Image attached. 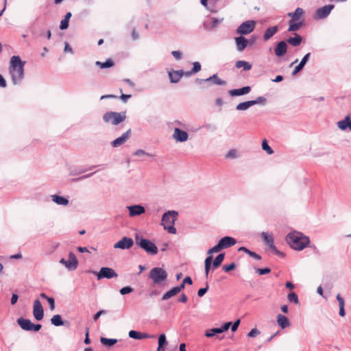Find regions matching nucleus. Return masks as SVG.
Instances as JSON below:
<instances>
[{
  "label": "nucleus",
  "mask_w": 351,
  "mask_h": 351,
  "mask_svg": "<svg viewBox=\"0 0 351 351\" xmlns=\"http://www.w3.org/2000/svg\"><path fill=\"white\" fill-rule=\"evenodd\" d=\"M235 268H236V264L234 262L231 263L229 265H223V270H224L226 272H229L230 271H232Z\"/></svg>",
  "instance_id": "obj_52"
},
{
  "label": "nucleus",
  "mask_w": 351,
  "mask_h": 351,
  "mask_svg": "<svg viewBox=\"0 0 351 351\" xmlns=\"http://www.w3.org/2000/svg\"><path fill=\"white\" fill-rule=\"evenodd\" d=\"M171 55L177 60H179L182 58V53L180 51H173Z\"/></svg>",
  "instance_id": "obj_61"
},
{
  "label": "nucleus",
  "mask_w": 351,
  "mask_h": 351,
  "mask_svg": "<svg viewBox=\"0 0 351 351\" xmlns=\"http://www.w3.org/2000/svg\"><path fill=\"white\" fill-rule=\"evenodd\" d=\"M289 24L288 32H295L298 31L303 25V22H295L293 20H290Z\"/></svg>",
  "instance_id": "obj_32"
},
{
  "label": "nucleus",
  "mask_w": 351,
  "mask_h": 351,
  "mask_svg": "<svg viewBox=\"0 0 351 351\" xmlns=\"http://www.w3.org/2000/svg\"><path fill=\"white\" fill-rule=\"evenodd\" d=\"M262 149L265 151L268 154H272L274 153V150L272 148L268 145V142L266 139H264L262 142Z\"/></svg>",
  "instance_id": "obj_43"
},
{
  "label": "nucleus",
  "mask_w": 351,
  "mask_h": 351,
  "mask_svg": "<svg viewBox=\"0 0 351 351\" xmlns=\"http://www.w3.org/2000/svg\"><path fill=\"white\" fill-rule=\"evenodd\" d=\"M133 291H134V289L132 287L126 286V287L121 288L119 290V293L121 295H123L129 294V293L133 292Z\"/></svg>",
  "instance_id": "obj_49"
},
{
  "label": "nucleus",
  "mask_w": 351,
  "mask_h": 351,
  "mask_svg": "<svg viewBox=\"0 0 351 351\" xmlns=\"http://www.w3.org/2000/svg\"><path fill=\"white\" fill-rule=\"evenodd\" d=\"M221 250V248L218 243L216 245L210 248L208 250L207 254L208 256H212V254L217 253V252H219Z\"/></svg>",
  "instance_id": "obj_51"
},
{
  "label": "nucleus",
  "mask_w": 351,
  "mask_h": 351,
  "mask_svg": "<svg viewBox=\"0 0 351 351\" xmlns=\"http://www.w3.org/2000/svg\"><path fill=\"white\" fill-rule=\"evenodd\" d=\"M69 21L62 19L60 22V29L61 30L66 29L69 27Z\"/></svg>",
  "instance_id": "obj_59"
},
{
  "label": "nucleus",
  "mask_w": 351,
  "mask_h": 351,
  "mask_svg": "<svg viewBox=\"0 0 351 351\" xmlns=\"http://www.w3.org/2000/svg\"><path fill=\"white\" fill-rule=\"evenodd\" d=\"M173 137L176 139V141L182 143L188 140L189 134L186 131L176 128Z\"/></svg>",
  "instance_id": "obj_17"
},
{
  "label": "nucleus",
  "mask_w": 351,
  "mask_h": 351,
  "mask_svg": "<svg viewBox=\"0 0 351 351\" xmlns=\"http://www.w3.org/2000/svg\"><path fill=\"white\" fill-rule=\"evenodd\" d=\"M335 5L332 4H328L321 7L315 11V17L317 19H326L334 9Z\"/></svg>",
  "instance_id": "obj_10"
},
{
  "label": "nucleus",
  "mask_w": 351,
  "mask_h": 351,
  "mask_svg": "<svg viewBox=\"0 0 351 351\" xmlns=\"http://www.w3.org/2000/svg\"><path fill=\"white\" fill-rule=\"evenodd\" d=\"M178 293V291H177L176 287H174L172 289H171L169 291H167L162 296L161 300H163V301L164 300H167L171 298V297L176 295Z\"/></svg>",
  "instance_id": "obj_37"
},
{
  "label": "nucleus",
  "mask_w": 351,
  "mask_h": 351,
  "mask_svg": "<svg viewBox=\"0 0 351 351\" xmlns=\"http://www.w3.org/2000/svg\"><path fill=\"white\" fill-rule=\"evenodd\" d=\"M267 247L276 254L281 256V257H284L285 256V254L280 251H279L276 247L275 246L274 243H271L269 245H267Z\"/></svg>",
  "instance_id": "obj_45"
},
{
  "label": "nucleus",
  "mask_w": 351,
  "mask_h": 351,
  "mask_svg": "<svg viewBox=\"0 0 351 351\" xmlns=\"http://www.w3.org/2000/svg\"><path fill=\"white\" fill-rule=\"evenodd\" d=\"M135 242L141 248L149 255H156L158 253V247L152 241L145 239L139 234L135 235Z\"/></svg>",
  "instance_id": "obj_5"
},
{
  "label": "nucleus",
  "mask_w": 351,
  "mask_h": 351,
  "mask_svg": "<svg viewBox=\"0 0 351 351\" xmlns=\"http://www.w3.org/2000/svg\"><path fill=\"white\" fill-rule=\"evenodd\" d=\"M178 215V213L176 210H169L162 215L161 223L164 229L167 230L169 233H176V228L174 227V224Z\"/></svg>",
  "instance_id": "obj_3"
},
{
  "label": "nucleus",
  "mask_w": 351,
  "mask_h": 351,
  "mask_svg": "<svg viewBox=\"0 0 351 351\" xmlns=\"http://www.w3.org/2000/svg\"><path fill=\"white\" fill-rule=\"evenodd\" d=\"M255 271L258 274V275H265V274H268L271 272V269L269 267H265V268H255Z\"/></svg>",
  "instance_id": "obj_48"
},
{
  "label": "nucleus",
  "mask_w": 351,
  "mask_h": 351,
  "mask_svg": "<svg viewBox=\"0 0 351 351\" xmlns=\"http://www.w3.org/2000/svg\"><path fill=\"white\" fill-rule=\"evenodd\" d=\"M51 322L55 326H60L64 324L61 315L59 314L53 315L51 319Z\"/></svg>",
  "instance_id": "obj_34"
},
{
  "label": "nucleus",
  "mask_w": 351,
  "mask_h": 351,
  "mask_svg": "<svg viewBox=\"0 0 351 351\" xmlns=\"http://www.w3.org/2000/svg\"><path fill=\"white\" fill-rule=\"evenodd\" d=\"M240 324V319H237L233 324L232 323L231 324V330L232 332H235L238 328H239V326Z\"/></svg>",
  "instance_id": "obj_63"
},
{
  "label": "nucleus",
  "mask_w": 351,
  "mask_h": 351,
  "mask_svg": "<svg viewBox=\"0 0 351 351\" xmlns=\"http://www.w3.org/2000/svg\"><path fill=\"white\" fill-rule=\"evenodd\" d=\"M201 64L199 62H195L193 63V68L191 71L195 74L201 71Z\"/></svg>",
  "instance_id": "obj_55"
},
{
  "label": "nucleus",
  "mask_w": 351,
  "mask_h": 351,
  "mask_svg": "<svg viewBox=\"0 0 351 351\" xmlns=\"http://www.w3.org/2000/svg\"><path fill=\"white\" fill-rule=\"evenodd\" d=\"M235 66L238 69L243 67L244 71H249L252 69V64L245 60L237 61Z\"/></svg>",
  "instance_id": "obj_36"
},
{
  "label": "nucleus",
  "mask_w": 351,
  "mask_h": 351,
  "mask_svg": "<svg viewBox=\"0 0 351 351\" xmlns=\"http://www.w3.org/2000/svg\"><path fill=\"white\" fill-rule=\"evenodd\" d=\"M311 56V53H306L300 62L295 67L292 72V75H295L298 73H299L300 71L303 69L306 62L308 61L309 58Z\"/></svg>",
  "instance_id": "obj_21"
},
{
  "label": "nucleus",
  "mask_w": 351,
  "mask_h": 351,
  "mask_svg": "<svg viewBox=\"0 0 351 351\" xmlns=\"http://www.w3.org/2000/svg\"><path fill=\"white\" fill-rule=\"evenodd\" d=\"M213 256H208L204 261L205 276L208 278L210 270L212 269Z\"/></svg>",
  "instance_id": "obj_30"
},
{
  "label": "nucleus",
  "mask_w": 351,
  "mask_h": 351,
  "mask_svg": "<svg viewBox=\"0 0 351 351\" xmlns=\"http://www.w3.org/2000/svg\"><path fill=\"white\" fill-rule=\"evenodd\" d=\"M218 243H219L221 250H223V249L228 248V247L234 245V244H236L237 240L233 237H231L229 236H226V237H222L219 241Z\"/></svg>",
  "instance_id": "obj_15"
},
{
  "label": "nucleus",
  "mask_w": 351,
  "mask_h": 351,
  "mask_svg": "<svg viewBox=\"0 0 351 351\" xmlns=\"http://www.w3.org/2000/svg\"><path fill=\"white\" fill-rule=\"evenodd\" d=\"M251 91V87L249 86H243L240 88L230 90L228 94L231 97H237L248 94Z\"/></svg>",
  "instance_id": "obj_19"
},
{
  "label": "nucleus",
  "mask_w": 351,
  "mask_h": 351,
  "mask_svg": "<svg viewBox=\"0 0 351 351\" xmlns=\"http://www.w3.org/2000/svg\"><path fill=\"white\" fill-rule=\"evenodd\" d=\"M156 337V335H149V334L146 333V332H141V339H154Z\"/></svg>",
  "instance_id": "obj_62"
},
{
  "label": "nucleus",
  "mask_w": 351,
  "mask_h": 351,
  "mask_svg": "<svg viewBox=\"0 0 351 351\" xmlns=\"http://www.w3.org/2000/svg\"><path fill=\"white\" fill-rule=\"evenodd\" d=\"M277 323L282 329L289 327L291 324L289 319L282 314L277 315Z\"/></svg>",
  "instance_id": "obj_23"
},
{
  "label": "nucleus",
  "mask_w": 351,
  "mask_h": 351,
  "mask_svg": "<svg viewBox=\"0 0 351 351\" xmlns=\"http://www.w3.org/2000/svg\"><path fill=\"white\" fill-rule=\"evenodd\" d=\"M304 14V11L301 8H297L295 10L292 12L293 19L291 20L298 21L303 14Z\"/></svg>",
  "instance_id": "obj_41"
},
{
  "label": "nucleus",
  "mask_w": 351,
  "mask_h": 351,
  "mask_svg": "<svg viewBox=\"0 0 351 351\" xmlns=\"http://www.w3.org/2000/svg\"><path fill=\"white\" fill-rule=\"evenodd\" d=\"M254 21H246L242 23L237 29V33L240 35H247L252 32L255 29Z\"/></svg>",
  "instance_id": "obj_8"
},
{
  "label": "nucleus",
  "mask_w": 351,
  "mask_h": 351,
  "mask_svg": "<svg viewBox=\"0 0 351 351\" xmlns=\"http://www.w3.org/2000/svg\"><path fill=\"white\" fill-rule=\"evenodd\" d=\"M231 324H232L231 322H226L225 324H223V326H221L219 328L221 333L227 331L229 329V328L230 327Z\"/></svg>",
  "instance_id": "obj_58"
},
{
  "label": "nucleus",
  "mask_w": 351,
  "mask_h": 351,
  "mask_svg": "<svg viewBox=\"0 0 351 351\" xmlns=\"http://www.w3.org/2000/svg\"><path fill=\"white\" fill-rule=\"evenodd\" d=\"M337 125L343 131L346 130L348 128L351 131V118L348 115L346 116L343 120L337 122Z\"/></svg>",
  "instance_id": "obj_22"
},
{
  "label": "nucleus",
  "mask_w": 351,
  "mask_h": 351,
  "mask_svg": "<svg viewBox=\"0 0 351 351\" xmlns=\"http://www.w3.org/2000/svg\"><path fill=\"white\" fill-rule=\"evenodd\" d=\"M132 133L131 129H128L121 136L111 141L110 145L112 147H118L123 145L130 137Z\"/></svg>",
  "instance_id": "obj_12"
},
{
  "label": "nucleus",
  "mask_w": 351,
  "mask_h": 351,
  "mask_svg": "<svg viewBox=\"0 0 351 351\" xmlns=\"http://www.w3.org/2000/svg\"><path fill=\"white\" fill-rule=\"evenodd\" d=\"M25 64V61H23L19 56H13L10 58L9 73L13 84L21 83L23 79Z\"/></svg>",
  "instance_id": "obj_1"
},
{
  "label": "nucleus",
  "mask_w": 351,
  "mask_h": 351,
  "mask_svg": "<svg viewBox=\"0 0 351 351\" xmlns=\"http://www.w3.org/2000/svg\"><path fill=\"white\" fill-rule=\"evenodd\" d=\"M133 154L136 156H152L150 154L146 152L145 151H144L143 149H141L136 150Z\"/></svg>",
  "instance_id": "obj_56"
},
{
  "label": "nucleus",
  "mask_w": 351,
  "mask_h": 351,
  "mask_svg": "<svg viewBox=\"0 0 351 351\" xmlns=\"http://www.w3.org/2000/svg\"><path fill=\"white\" fill-rule=\"evenodd\" d=\"M261 237H262L265 245H269L274 243V238H273L272 235H270L265 232H263L261 233Z\"/></svg>",
  "instance_id": "obj_40"
},
{
  "label": "nucleus",
  "mask_w": 351,
  "mask_h": 351,
  "mask_svg": "<svg viewBox=\"0 0 351 351\" xmlns=\"http://www.w3.org/2000/svg\"><path fill=\"white\" fill-rule=\"evenodd\" d=\"M267 247L276 254L281 256V257H284L285 256V254L280 251H279L276 247L275 246L274 243H271L269 245H267Z\"/></svg>",
  "instance_id": "obj_47"
},
{
  "label": "nucleus",
  "mask_w": 351,
  "mask_h": 351,
  "mask_svg": "<svg viewBox=\"0 0 351 351\" xmlns=\"http://www.w3.org/2000/svg\"><path fill=\"white\" fill-rule=\"evenodd\" d=\"M167 272L162 267H153L148 274V278L154 285H162L167 279Z\"/></svg>",
  "instance_id": "obj_4"
},
{
  "label": "nucleus",
  "mask_w": 351,
  "mask_h": 351,
  "mask_svg": "<svg viewBox=\"0 0 351 351\" xmlns=\"http://www.w3.org/2000/svg\"><path fill=\"white\" fill-rule=\"evenodd\" d=\"M126 208L129 211V216L130 217L139 216L145 213V207L140 204L128 206Z\"/></svg>",
  "instance_id": "obj_14"
},
{
  "label": "nucleus",
  "mask_w": 351,
  "mask_h": 351,
  "mask_svg": "<svg viewBox=\"0 0 351 351\" xmlns=\"http://www.w3.org/2000/svg\"><path fill=\"white\" fill-rule=\"evenodd\" d=\"M168 344L165 334H160L158 337V346L157 351H165V347Z\"/></svg>",
  "instance_id": "obj_28"
},
{
  "label": "nucleus",
  "mask_w": 351,
  "mask_h": 351,
  "mask_svg": "<svg viewBox=\"0 0 351 351\" xmlns=\"http://www.w3.org/2000/svg\"><path fill=\"white\" fill-rule=\"evenodd\" d=\"M267 247L276 254L281 256V257H284L285 256V254L280 251H279L276 247L275 246L274 243H271L269 245H267Z\"/></svg>",
  "instance_id": "obj_46"
},
{
  "label": "nucleus",
  "mask_w": 351,
  "mask_h": 351,
  "mask_svg": "<svg viewBox=\"0 0 351 351\" xmlns=\"http://www.w3.org/2000/svg\"><path fill=\"white\" fill-rule=\"evenodd\" d=\"M235 43L238 51H243L247 46L248 40L242 35L235 38Z\"/></svg>",
  "instance_id": "obj_20"
},
{
  "label": "nucleus",
  "mask_w": 351,
  "mask_h": 351,
  "mask_svg": "<svg viewBox=\"0 0 351 351\" xmlns=\"http://www.w3.org/2000/svg\"><path fill=\"white\" fill-rule=\"evenodd\" d=\"M205 82H213L215 84L219 86H225L226 85V82L223 80H221L218 77L217 74H213L209 77L204 79Z\"/></svg>",
  "instance_id": "obj_26"
},
{
  "label": "nucleus",
  "mask_w": 351,
  "mask_h": 351,
  "mask_svg": "<svg viewBox=\"0 0 351 351\" xmlns=\"http://www.w3.org/2000/svg\"><path fill=\"white\" fill-rule=\"evenodd\" d=\"M251 101L253 103V106L258 104L265 105L267 101V99L265 97H264L263 96H260V97H258L256 99L251 100Z\"/></svg>",
  "instance_id": "obj_50"
},
{
  "label": "nucleus",
  "mask_w": 351,
  "mask_h": 351,
  "mask_svg": "<svg viewBox=\"0 0 351 351\" xmlns=\"http://www.w3.org/2000/svg\"><path fill=\"white\" fill-rule=\"evenodd\" d=\"M100 342L103 346L110 348L114 346L115 343H117L118 342V340L117 339H108L106 337H101L100 338Z\"/></svg>",
  "instance_id": "obj_31"
},
{
  "label": "nucleus",
  "mask_w": 351,
  "mask_h": 351,
  "mask_svg": "<svg viewBox=\"0 0 351 351\" xmlns=\"http://www.w3.org/2000/svg\"><path fill=\"white\" fill-rule=\"evenodd\" d=\"M294 35H295L294 37L289 38L287 40V42L289 44L291 45L292 46L297 47L301 44V43L302 41V37L296 33H295Z\"/></svg>",
  "instance_id": "obj_29"
},
{
  "label": "nucleus",
  "mask_w": 351,
  "mask_h": 351,
  "mask_svg": "<svg viewBox=\"0 0 351 351\" xmlns=\"http://www.w3.org/2000/svg\"><path fill=\"white\" fill-rule=\"evenodd\" d=\"M126 119V112H107L103 115V120L106 123H111L114 125H117Z\"/></svg>",
  "instance_id": "obj_6"
},
{
  "label": "nucleus",
  "mask_w": 351,
  "mask_h": 351,
  "mask_svg": "<svg viewBox=\"0 0 351 351\" xmlns=\"http://www.w3.org/2000/svg\"><path fill=\"white\" fill-rule=\"evenodd\" d=\"M223 19L219 20L217 18H212V22L210 23V29L216 28L222 21Z\"/></svg>",
  "instance_id": "obj_53"
},
{
  "label": "nucleus",
  "mask_w": 351,
  "mask_h": 351,
  "mask_svg": "<svg viewBox=\"0 0 351 351\" xmlns=\"http://www.w3.org/2000/svg\"><path fill=\"white\" fill-rule=\"evenodd\" d=\"M169 80L171 83H178L180 82V78L178 75V72L175 70H172L168 72Z\"/></svg>",
  "instance_id": "obj_38"
},
{
  "label": "nucleus",
  "mask_w": 351,
  "mask_h": 351,
  "mask_svg": "<svg viewBox=\"0 0 351 351\" xmlns=\"http://www.w3.org/2000/svg\"><path fill=\"white\" fill-rule=\"evenodd\" d=\"M286 241L292 249L298 251L304 250L310 243L308 237L297 231L289 232L286 237Z\"/></svg>",
  "instance_id": "obj_2"
},
{
  "label": "nucleus",
  "mask_w": 351,
  "mask_h": 351,
  "mask_svg": "<svg viewBox=\"0 0 351 351\" xmlns=\"http://www.w3.org/2000/svg\"><path fill=\"white\" fill-rule=\"evenodd\" d=\"M17 324L19 326L25 331H32L33 328V324L30 319H25L23 317H19L17 319Z\"/></svg>",
  "instance_id": "obj_18"
},
{
  "label": "nucleus",
  "mask_w": 351,
  "mask_h": 351,
  "mask_svg": "<svg viewBox=\"0 0 351 351\" xmlns=\"http://www.w3.org/2000/svg\"><path fill=\"white\" fill-rule=\"evenodd\" d=\"M60 263L64 265L66 269L69 271H73L76 269L78 265L77 259L74 253L70 252L69 254V260H65L64 258H61L60 260Z\"/></svg>",
  "instance_id": "obj_9"
},
{
  "label": "nucleus",
  "mask_w": 351,
  "mask_h": 351,
  "mask_svg": "<svg viewBox=\"0 0 351 351\" xmlns=\"http://www.w3.org/2000/svg\"><path fill=\"white\" fill-rule=\"evenodd\" d=\"M51 199L58 205L66 206L69 204V199L63 196L53 195Z\"/></svg>",
  "instance_id": "obj_27"
},
{
  "label": "nucleus",
  "mask_w": 351,
  "mask_h": 351,
  "mask_svg": "<svg viewBox=\"0 0 351 351\" xmlns=\"http://www.w3.org/2000/svg\"><path fill=\"white\" fill-rule=\"evenodd\" d=\"M259 334L260 331L257 328H254L248 332L247 336L249 337H255L256 335Z\"/></svg>",
  "instance_id": "obj_60"
},
{
  "label": "nucleus",
  "mask_w": 351,
  "mask_h": 351,
  "mask_svg": "<svg viewBox=\"0 0 351 351\" xmlns=\"http://www.w3.org/2000/svg\"><path fill=\"white\" fill-rule=\"evenodd\" d=\"M208 288H209L208 284V282H206V287L200 288V289L198 290V291H197V295H198L199 298L203 297V296L206 294V293L208 291Z\"/></svg>",
  "instance_id": "obj_54"
},
{
  "label": "nucleus",
  "mask_w": 351,
  "mask_h": 351,
  "mask_svg": "<svg viewBox=\"0 0 351 351\" xmlns=\"http://www.w3.org/2000/svg\"><path fill=\"white\" fill-rule=\"evenodd\" d=\"M287 300L290 302H293L295 304H298L300 303L298 296L295 292H291L287 295Z\"/></svg>",
  "instance_id": "obj_42"
},
{
  "label": "nucleus",
  "mask_w": 351,
  "mask_h": 351,
  "mask_svg": "<svg viewBox=\"0 0 351 351\" xmlns=\"http://www.w3.org/2000/svg\"><path fill=\"white\" fill-rule=\"evenodd\" d=\"M252 106H253V103L252 102L251 100L246 101H244V102L239 103L236 106V110H240V111H244V110H247L249 108H250Z\"/></svg>",
  "instance_id": "obj_35"
},
{
  "label": "nucleus",
  "mask_w": 351,
  "mask_h": 351,
  "mask_svg": "<svg viewBox=\"0 0 351 351\" xmlns=\"http://www.w3.org/2000/svg\"><path fill=\"white\" fill-rule=\"evenodd\" d=\"M278 31V26L275 25L267 28L263 34L264 40L267 41L269 40L276 32Z\"/></svg>",
  "instance_id": "obj_24"
},
{
  "label": "nucleus",
  "mask_w": 351,
  "mask_h": 351,
  "mask_svg": "<svg viewBox=\"0 0 351 351\" xmlns=\"http://www.w3.org/2000/svg\"><path fill=\"white\" fill-rule=\"evenodd\" d=\"M287 42L284 40H281L278 42L275 48L274 52L276 56L282 57L287 53Z\"/></svg>",
  "instance_id": "obj_16"
},
{
  "label": "nucleus",
  "mask_w": 351,
  "mask_h": 351,
  "mask_svg": "<svg viewBox=\"0 0 351 351\" xmlns=\"http://www.w3.org/2000/svg\"><path fill=\"white\" fill-rule=\"evenodd\" d=\"M336 298L339 302V307H344V306H345L344 300L341 296V295L339 293L337 294Z\"/></svg>",
  "instance_id": "obj_64"
},
{
  "label": "nucleus",
  "mask_w": 351,
  "mask_h": 351,
  "mask_svg": "<svg viewBox=\"0 0 351 351\" xmlns=\"http://www.w3.org/2000/svg\"><path fill=\"white\" fill-rule=\"evenodd\" d=\"M95 173H96V171L90 173H88V174H86V175H84V176H82L81 177H79V178H73V179H72V181L73 182H77V181H80V180H82L91 177Z\"/></svg>",
  "instance_id": "obj_57"
},
{
  "label": "nucleus",
  "mask_w": 351,
  "mask_h": 351,
  "mask_svg": "<svg viewBox=\"0 0 351 351\" xmlns=\"http://www.w3.org/2000/svg\"><path fill=\"white\" fill-rule=\"evenodd\" d=\"M95 64L97 66H99V68H101V69H108V68L113 66L114 65V62L112 59L108 58L104 62H100V61H97L95 62Z\"/></svg>",
  "instance_id": "obj_33"
},
{
  "label": "nucleus",
  "mask_w": 351,
  "mask_h": 351,
  "mask_svg": "<svg viewBox=\"0 0 351 351\" xmlns=\"http://www.w3.org/2000/svg\"><path fill=\"white\" fill-rule=\"evenodd\" d=\"M225 258V253H220L218 254L215 259L213 258L212 261V270H215L218 268L223 261Z\"/></svg>",
  "instance_id": "obj_25"
},
{
  "label": "nucleus",
  "mask_w": 351,
  "mask_h": 351,
  "mask_svg": "<svg viewBox=\"0 0 351 351\" xmlns=\"http://www.w3.org/2000/svg\"><path fill=\"white\" fill-rule=\"evenodd\" d=\"M141 332H138L137 330H131L128 332V336L131 339L140 340L141 339Z\"/></svg>",
  "instance_id": "obj_44"
},
{
  "label": "nucleus",
  "mask_w": 351,
  "mask_h": 351,
  "mask_svg": "<svg viewBox=\"0 0 351 351\" xmlns=\"http://www.w3.org/2000/svg\"><path fill=\"white\" fill-rule=\"evenodd\" d=\"M221 332L219 328H213L210 329H208L205 332V336L206 337H213L217 334H221Z\"/></svg>",
  "instance_id": "obj_39"
},
{
  "label": "nucleus",
  "mask_w": 351,
  "mask_h": 351,
  "mask_svg": "<svg viewBox=\"0 0 351 351\" xmlns=\"http://www.w3.org/2000/svg\"><path fill=\"white\" fill-rule=\"evenodd\" d=\"M33 315L36 320L40 321L44 317V310L39 300H36L33 304Z\"/></svg>",
  "instance_id": "obj_11"
},
{
  "label": "nucleus",
  "mask_w": 351,
  "mask_h": 351,
  "mask_svg": "<svg viewBox=\"0 0 351 351\" xmlns=\"http://www.w3.org/2000/svg\"><path fill=\"white\" fill-rule=\"evenodd\" d=\"M93 273L97 276V280L111 279L118 276L117 273L112 268L107 267H102L99 271H93Z\"/></svg>",
  "instance_id": "obj_7"
},
{
  "label": "nucleus",
  "mask_w": 351,
  "mask_h": 351,
  "mask_svg": "<svg viewBox=\"0 0 351 351\" xmlns=\"http://www.w3.org/2000/svg\"><path fill=\"white\" fill-rule=\"evenodd\" d=\"M134 245V241L132 238L123 237L121 240L114 245V248L121 250L130 249Z\"/></svg>",
  "instance_id": "obj_13"
}]
</instances>
